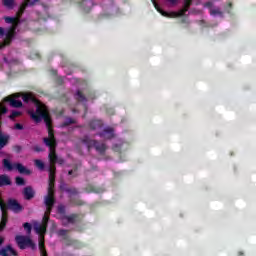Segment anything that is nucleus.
<instances>
[{
    "label": "nucleus",
    "mask_w": 256,
    "mask_h": 256,
    "mask_svg": "<svg viewBox=\"0 0 256 256\" xmlns=\"http://www.w3.org/2000/svg\"><path fill=\"white\" fill-rule=\"evenodd\" d=\"M22 113L16 110H13L11 115L9 116V119L13 120L16 119V117H21Z\"/></svg>",
    "instance_id": "4c0bfd02"
},
{
    "label": "nucleus",
    "mask_w": 256,
    "mask_h": 256,
    "mask_svg": "<svg viewBox=\"0 0 256 256\" xmlns=\"http://www.w3.org/2000/svg\"><path fill=\"white\" fill-rule=\"evenodd\" d=\"M51 215V213L45 212L43 219H42V225H46V227L49 225V216Z\"/></svg>",
    "instance_id": "473e14b6"
},
{
    "label": "nucleus",
    "mask_w": 256,
    "mask_h": 256,
    "mask_svg": "<svg viewBox=\"0 0 256 256\" xmlns=\"http://www.w3.org/2000/svg\"><path fill=\"white\" fill-rule=\"evenodd\" d=\"M15 241L19 249L23 250V249H27V247L32 249V251H35V249H37V244H35V242H33V240L29 238V236L17 235L15 237Z\"/></svg>",
    "instance_id": "6e6552de"
},
{
    "label": "nucleus",
    "mask_w": 256,
    "mask_h": 256,
    "mask_svg": "<svg viewBox=\"0 0 256 256\" xmlns=\"http://www.w3.org/2000/svg\"><path fill=\"white\" fill-rule=\"evenodd\" d=\"M103 127V121L101 120H92L89 122V128L92 131H97V129H101Z\"/></svg>",
    "instance_id": "4be33fe9"
},
{
    "label": "nucleus",
    "mask_w": 256,
    "mask_h": 256,
    "mask_svg": "<svg viewBox=\"0 0 256 256\" xmlns=\"http://www.w3.org/2000/svg\"><path fill=\"white\" fill-rule=\"evenodd\" d=\"M153 5L155 7V9L158 11V13H161V15H163V17H183L188 10H185V8H182L179 12H165L161 9V7L159 6V4H157V2L153 1Z\"/></svg>",
    "instance_id": "9d476101"
},
{
    "label": "nucleus",
    "mask_w": 256,
    "mask_h": 256,
    "mask_svg": "<svg viewBox=\"0 0 256 256\" xmlns=\"http://www.w3.org/2000/svg\"><path fill=\"white\" fill-rule=\"evenodd\" d=\"M245 254L243 252H238V256H244Z\"/></svg>",
    "instance_id": "6e6d98bb"
},
{
    "label": "nucleus",
    "mask_w": 256,
    "mask_h": 256,
    "mask_svg": "<svg viewBox=\"0 0 256 256\" xmlns=\"http://www.w3.org/2000/svg\"><path fill=\"white\" fill-rule=\"evenodd\" d=\"M59 188L60 191H65V193H67V190H69V186H67L65 182H61Z\"/></svg>",
    "instance_id": "79ce46f5"
},
{
    "label": "nucleus",
    "mask_w": 256,
    "mask_h": 256,
    "mask_svg": "<svg viewBox=\"0 0 256 256\" xmlns=\"http://www.w3.org/2000/svg\"><path fill=\"white\" fill-rule=\"evenodd\" d=\"M170 5H177L179 3V0H166Z\"/></svg>",
    "instance_id": "49530a36"
},
{
    "label": "nucleus",
    "mask_w": 256,
    "mask_h": 256,
    "mask_svg": "<svg viewBox=\"0 0 256 256\" xmlns=\"http://www.w3.org/2000/svg\"><path fill=\"white\" fill-rule=\"evenodd\" d=\"M62 221H67L70 225H75V223H81V221H83V216L77 213L64 215L62 216Z\"/></svg>",
    "instance_id": "f8f14e48"
},
{
    "label": "nucleus",
    "mask_w": 256,
    "mask_h": 256,
    "mask_svg": "<svg viewBox=\"0 0 256 256\" xmlns=\"http://www.w3.org/2000/svg\"><path fill=\"white\" fill-rule=\"evenodd\" d=\"M8 109L3 104H0V121L3 117V115H6Z\"/></svg>",
    "instance_id": "e433bc0d"
},
{
    "label": "nucleus",
    "mask_w": 256,
    "mask_h": 256,
    "mask_svg": "<svg viewBox=\"0 0 256 256\" xmlns=\"http://www.w3.org/2000/svg\"><path fill=\"white\" fill-rule=\"evenodd\" d=\"M23 227L25 229V231L29 234L31 233V230L33 229V227L31 226V224L29 222H26L23 224Z\"/></svg>",
    "instance_id": "a19ab883"
},
{
    "label": "nucleus",
    "mask_w": 256,
    "mask_h": 256,
    "mask_svg": "<svg viewBox=\"0 0 256 256\" xmlns=\"http://www.w3.org/2000/svg\"><path fill=\"white\" fill-rule=\"evenodd\" d=\"M3 243H5V239L0 237V245H3Z\"/></svg>",
    "instance_id": "864d4df0"
},
{
    "label": "nucleus",
    "mask_w": 256,
    "mask_h": 256,
    "mask_svg": "<svg viewBox=\"0 0 256 256\" xmlns=\"http://www.w3.org/2000/svg\"><path fill=\"white\" fill-rule=\"evenodd\" d=\"M73 170H70L69 172H68V175H73Z\"/></svg>",
    "instance_id": "4d7b16f0"
},
{
    "label": "nucleus",
    "mask_w": 256,
    "mask_h": 256,
    "mask_svg": "<svg viewBox=\"0 0 256 256\" xmlns=\"http://www.w3.org/2000/svg\"><path fill=\"white\" fill-rule=\"evenodd\" d=\"M38 247H39V251H40V256H49L47 254V250L45 249V238L44 237H41L39 239Z\"/></svg>",
    "instance_id": "5701e85b"
},
{
    "label": "nucleus",
    "mask_w": 256,
    "mask_h": 256,
    "mask_svg": "<svg viewBox=\"0 0 256 256\" xmlns=\"http://www.w3.org/2000/svg\"><path fill=\"white\" fill-rule=\"evenodd\" d=\"M3 35H5V29L0 27V37H3Z\"/></svg>",
    "instance_id": "8fccbe9b"
},
{
    "label": "nucleus",
    "mask_w": 256,
    "mask_h": 256,
    "mask_svg": "<svg viewBox=\"0 0 256 256\" xmlns=\"http://www.w3.org/2000/svg\"><path fill=\"white\" fill-rule=\"evenodd\" d=\"M49 147V161H50V166H49V179H51V173L53 174L54 180H55V174L57 172V167H55V164H57V146H48Z\"/></svg>",
    "instance_id": "0eeeda50"
},
{
    "label": "nucleus",
    "mask_w": 256,
    "mask_h": 256,
    "mask_svg": "<svg viewBox=\"0 0 256 256\" xmlns=\"http://www.w3.org/2000/svg\"><path fill=\"white\" fill-rule=\"evenodd\" d=\"M9 139H10L9 135L2 134L0 136V151H1V149L5 148L6 145H9Z\"/></svg>",
    "instance_id": "b1692460"
},
{
    "label": "nucleus",
    "mask_w": 256,
    "mask_h": 256,
    "mask_svg": "<svg viewBox=\"0 0 256 256\" xmlns=\"http://www.w3.org/2000/svg\"><path fill=\"white\" fill-rule=\"evenodd\" d=\"M12 183L13 182L11 181V178L8 175H0V187H7L9 185H12Z\"/></svg>",
    "instance_id": "412c9836"
},
{
    "label": "nucleus",
    "mask_w": 256,
    "mask_h": 256,
    "mask_svg": "<svg viewBox=\"0 0 256 256\" xmlns=\"http://www.w3.org/2000/svg\"><path fill=\"white\" fill-rule=\"evenodd\" d=\"M191 5H193V0H184L183 9H185V11H189Z\"/></svg>",
    "instance_id": "f704fd0d"
},
{
    "label": "nucleus",
    "mask_w": 256,
    "mask_h": 256,
    "mask_svg": "<svg viewBox=\"0 0 256 256\" xmlns=\"http://www.w3.org/2000/svg\"><path fill=\"white\" fill-rule=\"evenodd\" d=\"M2 3L7 9H14L15 7V0H2Z\"/></svg>",
    "instance_id": "c756f323"
},
{
    "label": "nucleus",
    "mask_w": 256,
    "mask_h": 256,
    "mask_svg": "<svg viewBox=\"0 0 256 256\" xmlns=\"http://www.w3.org/2000/svg\"><path fill=\"white\" fill-rule=\"evenodd\" d=\"M44 203L46 205L47 213H51L53 211V205H55V180L53 176V172L50 174L49 184H48V192L45 196Z\"/></svg>",
    "instance_id": "7ed1b4c3"
},
{
    "label": "nucleus",
    "mask_w": 256,
    "mask_h": 256,
    "mask_svg": "<svg viewBox=\"0 0 256 256\" xmlns=\"http://www.w3.org/2000/svg\"><path fill=\"white\" fill-rule=\"evenodd\" d=\"M210 15L213 17L219 15V17H224L223 11H221V8H212L210 9Z\"/></svg>",
    "instance_id": "cd10ccee"
},
{
    "label": "nucleus",
    "mask_w": 256,
    "mask_h": 256,
    "mask_svg": "<svg viewBox=\"0 0 256 256\" xmlns=\"http://www.w3.org/2000/svg\"><path fill=\"white\" fill-rule=\"evenodd\" d=\"M59 165H63V163H65V160L63 158H58L57 162Z\"/></svg>",
    "instance_id": "09e8293b"
},
{
    "label": "nucleus",
    "mask_w": 256,
    "mask_h": 256,
    "mask_svg": "<svg viewBox=\"0 0 256 256\" xmlns=\"http://www.w3.org/2000/svg\"><path fill=\"white\" fill-rule=\"evenodd\" d=\"M2 164L4 169H7V171H13V169H16L20 175H31V170L27 169V167L21 163L12 164L8 159H4Z\"/></svg>",
    "instance_id": "423d86ee"
},
{
    "label": "nucleus",
    "mask_w": 256,
    "mask_h": 256,
    "mask_svg": "<svg viewBox=\"0 0 256 256\" xmlns=\"http://www.w3.org/2000/svg\"><path fill=\"white\" fill-rule=\"evenodd\" d=\"M66 193H68L69 199H72L73 195H79V190L75 187H69Z\"/></svg>",
    "instance_id": "c85d7f7f"
},
{
    "label": "nucleus",
    "mask_w": 256,
    "mask_h": 256,
    "mask_svg": "<svg viewBox=\"0 0 256 256\" xmlns=\"http://www.w3.org/2000/svg\"><path fill=\"white\" fill-rule=\"evenodd\" d=\"M87 193H101V189L90 187V190H87Z\"/></svg>",
    "instance_id": "37998d69"
},
{
    "label": "nucleus",
    "mask_w": 256,
    "mask_h": 256,
    "mask_svg": "<svg viewBox=\"0 0 256 256\" xmlns=\"http://www.w3.org/2000/svg\"><path fill=\"white\" fill-rule=\"evenodd\" d=\"M35 3H39V0H24L20 5L18 11L16 12V17H9V16L5 17L4 18L5 23H9L17 27L21 17H23V13H25V9H27L29 6L33 7Z\"/></svg>",
    "instance_id": "f03ea898"
},
{
    "label": "nucleus",
    "mask_w": 256,
    "mask_h": 256,
    "mask_svg": "<svg viewBox=\"0 0 256 256\" xmlns=\"http://www.w3.org/2000/svg\"><path fill=\"white\" fill-rule=\"evenodd\" d=\"M37 233H45L47 231V225L41 224L38 227H36Z\"/></svg>",
    "instance_id": "c9c22d12"
},
{
    "label": "nucleus",
    "mask_w": 256,
    "mask_h": 256,
    "mask_svg": "<svg viewBox=\"0 0 256 256\" xmlns=\"http://www.w3.org/2000/svg\"><path fill=\"white\" fill-rule=\"evenodd\" d=\"M15 183H16V185L21 187V186L25 185V179L21 176H18L15 178Z\"/></svg>",
    "instance_id": "72a5a7b5"
},
{
    "label": "nucleus",
    "mask_w": 256,
    "mask_h": 256,
    "mask_svg": "<svg viewBox=\"0 0 256 256\" xmlns=\"http://www.w3.org/2000/svg\"><path fill=\"white\" fill-rule=\"evenodd\" d=\"M15 27H11L6 32V37L4 39V43H0V49H3V47H7V45H11L13 39L15 38Z\"/></svg>",
    "instance_id": "4468645a"
},
{
    "label": "nucleus",
    "mask_w": 256,
    "mask_h": 256,
    "mask_svg": "<svg viewBox=\"0 0 256 256\" xmlns=\"http://www.w3.org/2000/svg\"><path fill=\"white\" fill-rule=\"evenodd\" d=\"M91 5H93V2L89 0L83 1L82 2L83 11H85V13H89V11H91Z\"/></svg>",
    "instance_id": "bb28decb"
},
{
    "label": "nucleus",
    "mask_w": 256,
    "mask_h": 256,
    "mask_svg": "<svg viewBox=\"0 0 256 256\" xmlns=\"http://www.w3.org/2000/svg\"><path fill=\"white\" fill-rule=\"evenodd\" d=\"M35 165L41 171H43V169H45V163H43V161H41V160H35Z\"/></svg>",
    "instance_id": "58836bf2"
},
{
    "label": "nucleus",
    "mask_w": 256,
    "mask_h": 256,
    "mask_svg": "<svg viewBox=\"0 0 256 256\" xmlns=\"http://www.w3.org/2000/svg\"><path fill=\"white\" fill-rule=\"evenodd\" d=\"M109 114L110 115H115V110H110Z\"/></svg>",
    "instance_id": "5fc2aeb1"
},
{
    "label": "nucleus",
    "mask_w": 256,
    "mask_h": 256,
    "mask_svg": "<svg viewBox=\"0 0 256 256\" xmlns=\"http://www.w3.org/2000/svg\"><path fill=\"white\" fill-rule=\"evenodd\" d=\"M33 151H35L36 153H41L43 151V148H41V146H34L33 147Z\"/></svg>",
    "instance_id": "c03bdc74"
},
{
    "label": "nucleus",
    "mask_w": 256,
    "mask_h": 256,
    "mask_svg": "<svg viewBox=\"0 0 256 256\" xmlns=\"http://www.w3.org/2000/svg\"><path fill=\"white\" fill-rule=\"evenodd\" d=\"M0 255H2V256H11V255L17 256L19 254L17 253V250L13 249V246L7 245L6 247L0 249Z\"/></svg>",
    "instance_id": "6ab92c4d"
},
{
    "label": "nucleus",
    "mask_w": 256,
    "mask_h": 256,
    "mask_svg": "<svg viewBox=\"0 0 256 256\" xmlns=\"http://www.w3.org/2000/svg\"><path fill=\"white\" fill-rule=\"evenodd\" d=\"M129 149V143L120 141L116 144H113L112 151L115 153H123V151H127Z\"/></svg>",
    "instance_id": "dca6fc26"
},
{
    "label": "nucleus",
    "mask_w": 256,
    "mask_h": 256,
    "mask_svg": "<svg viewBox=\"0 0 256 256\" xmlns=\"http://www.w3.org/2000/svg\"><path fill=\"white\" fill-rule=\"evenodd\" d=\"M57 211L59 215H62V217H65L66 210L64 205H59L57 208Z\"/></svg>",
    "instance_id": "ea45409f"
},
{
    "label": "nucleus",
    "mask_w": 256,
    "mask_h": 256,
    "mask_svg": "<svg viewBox=\"0 0 256 256\" xmlns=\"http://www.w3.org/2000/svg\"><path fill=\"white\" fill-rule=\"evenodd\" d=\"M17 97H21V95L13 94L5 97L3 101L4 103H9L10 107H13L14 109H21V107H23V102H21V100H16Z\"/></svg>",
    "instance_id": "9b49d317"
},
{
    "label": "nucleus",
    "mask_w": 256,
    "mask_h": 256,
    "mask_svg": "<svg viewBox=\"0 0 256 256\" xmlns=\"http://www.w3.org/2000/svg\"><path fill=\"white\" fill-rule=\"evenodd\" d=\"M81 143L87 147L88 151L95 149L99 155H105L107 152V144L91 139L89 136L81 138Z\"/></svg>",
    "instance_id": "20e7f679"
},
{
    "label": "nucleus",
    "mask_w": 256,
    "mask_h": 256,
    "mask_svg": "<svg viewBox=\"0 0 256 256\" xmlns=\"http://www.w3.org/2000/svg\"><path fill=\"white\" fill-rule=\"evenodd\" d=\"M71 205H74L76 207H83L85 205V201L79 199V198H70Z\"/></svg>",
    "instance_id": "a878e982"
},
{
    "label": "nucleus",
    "mask_w": 256,
    "mask_h": 256,
    "mask_svg": "<svg viewBox=\"0 0 256 256\" xmlns=\"http://www.w3.org/2000/svg\"><path fill=\"white\" fill-rule=\"evenodd\" d=\"M224 12L227 13L228 15H233V2H228L224 6Z\"/></svg>",
    "instance_id": "7c9ffc66"
},
{
    "label": "nucleus",
    "mask_w": 256,
    "mask_h": 256,
    "mask_svg": "<svg viewBox=\"0 0 256 256\" xmlns=\"http://www.w3.org/2000/svg\"><path fill=\"white\" fill-rule=\"evenodd\" d=\"M75 123H77V121H75V119H73V118H67V119L62 123V127H69V125H75Z\"/></svg>",
    "instance_id": "2f4dec72"
},
{
    "label": "nucleus",
    "mask_w": 256,
    "mask_h": 256,
    "mask_svg": "<svg viewBox=\"0 0 256 256\" xmlns=\"http://www.w3.org/2000/svg\"><path fill=\"white\" fill-rule=\"evenodd\" d=\"M181 23H185V19H182V20H181Z\"/></svg>",
    "instance_id": "13d9d810"
},
{
    "label": "nucleus",
    "mask_w": 256,
    "mask_h": 256,
    "mask_svg": "<svg viewBox=\"0 0 256 256\" xmlns=\"http://www.w3.org/2000/svg\"><path fill=\"white\" fill-rule=\"evenodd\" d=\"M68 233H69V230L60 229L58 230L57 235L58 237H62L63 241H66L67 245H77L79 241L75 239H71Z\"/></svg>",
    "instance_id": "ddd939ff"
},
{
    "label": "nucleus",
    "mask_w": 256,
    "mask_h": 256,
    "mask_svg": "<svg viewBox=\"0 0 256 256\" xmlns=\"http://www.w3.org/2000/svg\"><path fill=\"white\" fill-rule=\"evenodd\" d=\"M0 209L9 210L13 213H21L24 208L17 199L9 198L6 203L5 201H0Z\"/></svg>",
    "instance_id": "39448f33"
},
{
    "label": "nucleus",
    "mask_w": 256,
    "mask_h": 256,
    "mask_svg": "<svg viewBox=\"0 0 256 256\" xmlns=\"http://www.w3.org/2000/svg\"><path fill=\"white\" fill-rule=\"evenodd\" d=\"M21 97H22V101H24V103H34V105L38 104L39 103V99H37L35 97V95L31 92L29 93H22L21 94Z\"/></svg>",
    "instance_id": "f3484780"
},
{
    "label": "nucleus",
    "mask_w": 256,
    "mask_h": 256,
    "mask_svg": "<svg viewBox=\"0 0 256 256\" xmlns=\"http://www.w3.org/2000/svg\"><path fill=\"white\" fill-rule=\"evenodd\" d=\"M46 127L48 129V138H43V143L46 147H57V139L53 131L52 120L49 121V124H46Z\"/></svg>",
    "instance_id": "1a4fd4ad"
},
{
    "label": "nucleus",
    "mask_w": 256,
    "mask_h": 256,
    "mask_svg": "<svg viewBox=\"0 0 256 256\" xmlns=\"http://www.w3.org/2000/svg\"><path fill=\"white\" fill-rule=\"evenodd\" d=\"M213 6V4L211 3V2H207L206 4H205V7H212Z\"/></svg>",
    "instance_id": "603ef678"
},
{
    "label": "nucleus",
    "mask_w": 256,
    "mask_h": 256,
    "mask_svg": "<svg viewBox=\"0 0 256 256\" xmlns=\"http://www.w3.org/2000/svg\"><path fill=\"white\" fill-rule=\"evenodd\" d=\"M23 195L26 201H31L35 197V190L31 186H27L23 189Z\"/></svg>",
    "instance_id": "aec40b11"
},
{
    "label": "nucleus",
    "mask_w": 256,
    "mask_h": 256,
    "mask_svg": "<svg viewBox=\"0 0 256 256\" xmlns=\"http://www.w3.org/2000/svg\"><path fill=\"white\" fill-rule=\"evenodd\" d=\"M73 173H77V171H79V167L76 165L74 166V168L72 169Z\"/></svg>",
    "instance_id": "3c124183"
},
{
    "label": "nucleus",
    "mask_w": 256,
    "mask_h": 256,
    "mask_svg": "<svg viewBox=\"0 0 256 256\" xmlns=\"http://www.w3.org/2000/svg\"><path fill=\"white\" fill-rule=\"evenodd\" d=\"M36 106V111L33 110L28 111V115H30L31 119L35 121V123H41L42 119L46 125H49V121H51V115H49V110L47 106L39 101Z\"/></svg>",
    "instance_id": "f257e3e1"
},
{
    "label": "nucleus",
    "mask_w": 256,
    "mask_h": 256,
    "mask_svg": "<svg viewBox=\"0 0 256 256\" xmlns=\"http://www.w3.org/2000/svg\"><path fill=\"white\" fill-rule=\"evenodd\" d=\"M77 175H78V174H77V173H75V174L73 175V177H77Z\"/></svg>",
    "instance_id": "bf43d9fd"
},
{
    "label": "nucleus",
    "mask_w": 256,
    "mask_h": 256,
    "mask_svg": "<svg viewBox=\"0 0 256 256\" xmlns=\"http://www.w3.org/2000/svg\"><path fill=\"white\" fill-rule=\"evenodd\" d=\"M0 201H3L2 198H1V196H0Z\"/></svg>",
    "instance_id": "052dcab7"
},
{
    "label": "nucleus",
    "mask_w": 256,
    "mask_h": 256,
    "mask_svg": "<svg viewBox=\"0 0 256 256\" xmlns=\"http://www.w3.org/2000/svg\"><path fill=\"white\" fill-rule=\"evenodd\" d=\"M14 127H15V129H17L18 131H23V126H22L21 123H16Z\"/></svg>",
    "instance_id": "a18cd8bd"
},
{
    "label": "nucleus",
    "mask_w": 256,
    "mask_h": 256,
    "mask_svg": "<svg viewBox=\"0 0 256 256\" xmlns=\"http://www.w3.org/2000/svg\"><path fill=\"white\" fill-rule=\"evenodd\" d=\"M76 101H79V103H85L87 102V97H85V94L81 92V90H78L75 95Z\"/></svg>",
    "instance_id": "393cba45"
},
{
    "label": "nucleus",
    "mask_w": 256,
    "mask_h": 256,
    "mask_svg": "<svg viewBox=\"0 0 256 256\" xmlns=\"http://www.w3.org/2000/svg\"><path fill=\"white\" fill-rule=\"evenodd\" d=\"M98 136L102 139H114L115 129L112 127H106L102 132L98 133Z\"/></svg>",
    "instance_id": "2eb2a0df"
},
{
    "label": "nucleus",
    "mask_w": 256,
    "mask_h": 256,
    "mask_svg": "<svg viewBox=\"0 0 256 256\" xmlns=\"http://www.w3.org/2000/svg\"><path fill=\"white\" fill-rule=\"evenodd\" d=\"M2 215H1V221H0V231H3L5 227H7V223L9 221V211H5V208L0 209Z\"/></svg>",
    "instance_id": "a211bd4d"
},
{
    "label": "nucleus",
    "mask_w": 256,
    "mask_h": 256,
    "mask_svg": "<svg viewBox=\"0 0 256 256\" xmlns=\"http://www.w3.org/2000/svg\"><path fill=\"white\" fill-rule=\"evenodd\" d=\"M21 146H19V145H16V146H14V151H16V153H21Z\"/></svg>",
    "instance_id": "de8ad7c7"
}]
</instances>
